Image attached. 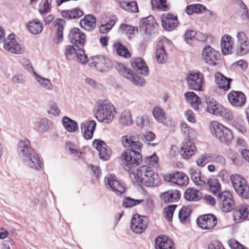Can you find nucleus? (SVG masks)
<instances>
[{"mask_svg": "<svg viewBox=\"0 0 249 249\" xmlns=\"http://www.w3.org/2000/svg\"><path fill=\"white\" fill-rule=\"evenodd\" d=\"M155 56L157 61L159 64H164L167 60V55L166 53L163 42L159 41L157 45L155 52Z\"/></svg>", "mask_w": 249, "mask_h": 249, "instance_id": "nucleus-29", "label": "nucleus"}, {"mask_svg": "<svg viewBox=\"0 0 249 249\" xmlns=\"http://www.w3.org/2000/svg\"><path fill=\"white\" fill-rule=\"evenodd\" d=\"M53 24L57 26L56 35L54 39V42L56 44H58L61 42L63 39V30L66 24V21L63 19L57 18L54 21Z\"/></svg>", "mask_w": 249, "mask_h": 249, "instance_id": "nucleus-33", "label": "nucleus"}, {"mask_svg": "<svg viewBox=\"0 0 249 249\" xmlns=\"http://www.w3.org/2000/svg\"><path fill=\"white\" fill-rule=\"evenodd\" d=\"M121 139L124 146L128 148L121 155L124 162L128 166H138L142 161V156L140 153L142 143L137 141L136 138L133 136H124Z\"/></svg>", "mask_w": 249, "mask_h": 249, "instance_id": "nucleus-1", "label": "nucleus"}, {"mask_svg": "<svg viewBox=\"0 0 249 249\" xmlns=\"http://www.w3.org/2000/svg\"><path fill=\"white\" fill-rule=\"evenodd\" d=\"M152 115L159 123H162L166 119L164 109L159 107H155L153 108Z\"/></svg>", "mask_w": 249, "mask_h": 249, "instance_id": "nucleus-42", "label": "nucleus"}, {"mask_svg": "<svg viewBox=\"0 0 249 249\" xmlns=\"http://www.w3.org/2000/svg\"><path fill=\"white\" fill-rule=\"evenodd\" d=\"M29 31L33 34L37 35L41 33L43 30L42 24L38 20H33L26 25Z\"/></svg>", "mask_w": 249, "mask_h": 249, "instance_id": "nucleus-38", "label": "nucleus"}, {"mask_svg": "<svg viewBox=\"0 0 249 249\" xmlns=\"http://www.w3.org/2000/svg\"><path fill=\"white\" fill-rule=\"evenodd\" d=\"M162 28L167 31H172L178 24V17L173 14L166 13L161 16Z\"/></svg>", "mask_w": 249, "mask_h": 249, "instance_id": "nucleus-18", "label": "nucleus"}, {"mask_svg": "<svg viewBox=\"0 0 249 249\" xmlns=\"http://www.w3.org/2000/svg\"><path fill=\"white\" fill-rule=\"evenodd\" d=\"M205 103L207 106V111L215 115L218 113L219 108L222 106L214 99L211 97H205Z\"/></svg>", "mask_w": 249, "mask_h": 249, "instance_id": "nucleus-34", "label": "nucleus"}, {"mask_svg": "<svg viewBox=\"0 0 249 249\" xmlns=\"http://www.w3.org/2000/svg\"><path fill=\"white\" fill-rule=\"evenodd\" d=\"M151 3L153 8H163L164 11L167 9L166 0H151Z\"/></svg>", "mask_w": 249, "mask_h": 249, "instance_id": "nucleus-59", "label": "nucleus"}, {"mask_svg": "<svg viewBox=\"0 0 249 249\" xmlns=\"http://www.w3.org/2000/svg\"><path fill=\"white\" fill-rule=\"evenodd\" d=\"M202 55L205 62L211 66H215L220 63V54L210 46L203 49Z\"/></svg>", "mask_w": 249, "mask_h": 249, "instance_id": "nucleus-10", "label": "nucleus"}, {"mask_svg": "<svg viewBox=\"0 0 249 249\" xmlns=\"http://www.w3.org/2000/svg\"><path fill=\"white\" fill-rule=\"evenodd\" d=\"M96 126V123L94 120H90L81 124V130L86 139L89 140L92 138Z\"/></svg>", "mask_w": 249, "mask_h": 249, "instance_id": "nucleus-26", "label": "nucleus"}, {"mask_svg": "<svg viewBox=\"0 0 249 249\" xmlns=\"http://www.w3.org/2000/svg\"><path fill=\"white\" fill-rule=\"evenodd\" d=\"M66 148L71 152V154H81L82 152L77 146L71 142H68L66 143Z\"/></svg>", "mask_w": 249, "mask_h": 249, "instance_id": "nucleus-61", "label": "nucleus"}, {"mask_svg": "<svg viewBox=\"0 0 249 249\" xmlns=\"http://www.w3.org/2000/svg\"><path fill=\"white\" fill-rule=\"evenodd\" d=\"M187 101L190 104H197L200 102L199 97L193 91H188L184 94Z\"/></svg>", "mask_w": 249, "mask_h": 249, "instance_id": "nucleus-51", "label": "nucleus"}, {"mask_svg": "<svg viewBox=\"0 0 249 249\" xmlns=\"http://www.w3.org/2000/svg\"><path fill=\"white\" fill-rule=\"evenodd\" d=\"M96 18L92 15H88L84 17V18L80 21V24L82 28L90 31L94 29L96 26Z\"/></svg>", "mask_w": 249, "mask_h": 249, "instance_id": "nucleus-31", "label": "nucleus"}, {"mask_svg": "<svg viewBox=\"0 0 249 249\" xmlns=\"http://www.w3.org/2000/svg\"><path fill=\"white\" fill-rule=\"evenodd\" d=\"M115 67L120 74L129 79L134 84L139 87L144 86L145 84L144 79L136 74H134L132 71L127 69L124 64L118 63Z\"/></svg>", "mask_w": 249, "mask_h": 249, "instance_id": "nucleus-7", "label": "nucleus"}, {"mask_svg": "<svg viewBox=\"0 0 249 249\" xmlns=\"http://www.w3.org/2000/svg\"><path fill=\"white\" fill-rule=\"evenodd\" d=\"M18 154L23 159L24 163L31 168L40 170L41 165L38 155L31 146L28 139L20 140L17 148Z\"/></svg>", "mask_w": 249, "mask_h": 249, "instance_id": "nucleus-2", "label": "nucleus"}, {"mask_svg": "<svg viewBox=\"0 0 249 249\" xmlns=\"http://www.w3.org/2000/svg\"><path fill=\"white\" fill-rule=\"evenodd\" d=\"M228 98L230 103L235 107H242L246 101V96L240 91H231L228 94Z\"/></svg>", "mask_w": 249, "mask_h": 249, "instance_id": "nucleus-19", "label": "nucleus"}, {"mask_svg": "<svg viewBox=\"0 0 249 249\" xmlns=\"http://www.w3.org/2000/svg\"><path fill=\"white\" fill-rule=\"evenodd\" d=\"M237 43L236 45V53L243 55L249 52V42L248 37L243 32H240L237 34Z\"/></svg>", "mask_w": 249, "mask_h": 249, "instance_id": "nucleus-13", "label": "nucleus"}, {"mask_svg": "<svg viewBox=\"0 0 249 249\" xmlns=\"http://www.w3.org/2000/svg\"><path fill=\"white\" fill-rule=\"evenodd\" d=\"M161 197L166 203H171L180 199V193L178 190H170L161 195Z\"/></svg>", "mask_w": 249, "mask_h": 249, "instance_id": "nucleus-32", "label": "nucleus"}, {"mask_svg": "<svg viewBox=\"0 0 249 249\" xmlns=\"http://www.w3.org/2000/svg\"><path fill=\"white\" fill-rule=\"evenodd\" d=\"M210 129L212 135L215 136L221 143L228 145L233 139L231 131L218 122H212Z\"/></svg>", "mask_w": 249, "mask_h": 249, "instance_id": "nucleus-5", "label": "nucleus"}, {"mask_svg": "<svg viewBox=\"0 0 249 249\" xmlns=\"http://www.w3.org/2000/svg\"><path fill=\"white\" fill-rule=\"evenodd\" d=\"M93 147L98 151L100 158L103 160H107L110 155V149L103 141L95 139L93 142Z\"/></svg>", "mask_w": 249, "mask_h": 249, "instance_id": "nucleus-21", "label": "nucleus"}, {"mask_svg": "<svg viewBox=\"0 0 249 249\" xmlns=\"http://www.w3.org/2000/svg\"><path fill=\"white\" fill-rule=\"evenodd\" d=\"M189 87L191 89L196 91L204 90L203 74L198 71H190L186 78Z\"/></svg>", "mask_w": 249, "mask_h": 249, "instance_id": "nucleus-8", "label": "nucleus"}, {"mask_svg": "<svg viewBox=\"0 0 249 249\" xmlns=\"http://www.w3.org/2000/svg\"><path fill=\"white\" fill-rule=\"evenodd\" d=\"M215 82L217 86L225 91L231 88V82L232 79L225 76L220 72H217L214 76Z\"/></svg>", "mask_w": 249, "mask_h": 249, "instance_id": "nucleus-27", "label": "nucleus"}, {"mask_svg": "<svg viewBox=\"0 0 249 249\" xmlns=\"http://www.w3.org/2000/svg\"><path fill=\"white\" fill-rule=\"evenodd\" d=\"M196 151V147L190 139H186L182 143L180 152L184 159H189L195 154Z\"/></svg>", "mask_w": 249, "mask_h": 249, "instance_id": "nucleus-24", "label": "nucleus"}, {"mask_svg": "<svg viewBox=\"0 0 249 249\" xmlns=\"http://www.w3.org/2000/svg\"><path fill=\"white\" fill-rule=\"evenodd\" d=\"M199 191L192 188H187L184 193V197L186 200L190 202L198 201L200 199L198 195Z\"/></svg>", "mask_w": 249, "mask_h": 249, "instance_id": "nucleus-37", "label": "nucleus"}, {"mask_svg": "<svg viewBox=\"0 0 249 249\" xmlns=\"http://www.w3.org/2000/svg\"><path fill=\"white\" fill-rule=\"evenodd\" d=\"M143 201V199H134L131 197L124 198L123 206L125 208H131Z\"/></svg>", "mask_w": 249, "mask_h": 249, "instance_id": "nucleus-52", "label": "nucleus"}, {"mask_svg": "<svg viewBox=\"0 0 249 249\" xmlns=\"http://www.w3.org/2000/svg\"><path fill=\"white\" fill-rule=\"evenodd\" d=\"M136 176L138 181L146 187H156L160 181L159 175L148 166L140 167L137 170Z\"/></svg>", "mask_w": 249, "mask_h": 249, "instance_id": "nucleus-4", "label": "nucleus"}, {"mask_svg": "<svg viewBox=\"0 0 249 249\" xmlns=\"http://www.w3.org/2000/svg\"><path fill=\"white\" fill-rule=\"evenodd\" d=\"M147 226V222L142 216L138 214L133 215L131 220L130 228L135 233L141 234L143 232Z\"/></svg>", "mask_w": 249, "mask_h": 249, "instance_id": "nucleus-16", "label": "nucleus"}, {"mask_svg": "<svg viewBox=\"0 0 249 249\" xmlns=\"http://www.w3.org/2000/svg\"><path fill=\"white\" fill-rule=\"evenodd\" d=\"M47 112L49 114H51L54 116H57L60 113V109L56 103L52 102L49 104V108Z\"/></svg>", "mask_w": 249, "mask_h": 249, "instance_id": "nucleus-55", "label": "nucleus"}, {"mask_svg": "<svg viewBox=\"0 0 249 249\" xmlns=\"http://www.w3.org/2000/svg\"><path fill=\"white\" fill-rule=\"evenodd\" d=\"M80 47L77 50L76 53L77 61L81 64H84L88 61V57L85 54L84 50Z\"/></svg>", "mask_w": 249, "mask_h": 249, "instance_id": "nucleus-57", "label": "nucleus"}, {"mask_svg": "<svg viewBox=\"0 0 249 249\" xmlns=\"http://www.w3.org/2000/svg\"><path fill=\"white\" fill-rule=\"evenodd\" d=\"M217 219L212 213H208L199 216L196 219V224L203 230H212L216 225Z\"/></svg>", "mask_w": 249, "mask_h": 249, "instance_id": "nucleus-11", "label": "nucleus"}, {"mask_svg": "<svg viewBox=\"0 0 249 249\" xmlns=\"http://www.w3.org/2000/svg\"><path fill=\"white\" fill-rule=\"evenodd\" d=\"M120 122L124 125H129L131 124L132 118L130 112L125 110L122 113L120 117Z\"/></svg>", "mask_w": 249, "mask_h": 249, "instance_id": "nucleus-54", "label": "nucleus"}, {"mask_svg": "<svg viewBox=\"0 0 249 249\" xmlns=\"http://www.w3.org/2000/svg\"><path fill=\"white\" fill-rule=\"evenodd\" d=\"M190 174L191 179L195 184L199 187H203L206 184V181L201 177V173L199 170L191 168L190 169Z\"/></svg>", "mask_w": 249, "mask_h": 249, "instance_id": "nucleus-35", "label": "nucleus"}, {"mask_svg": "<svg viewBox=\"0 0 249 249\" xmlns=\"http://www.w3.org/2000/svg\"><path fill=\"white\" fill-rule=\"evenodd\" d=\"M78 49L74 45L73 46H67L65 49V55L67 58L70 60L72 58L73 55L76 56V53Z\"/></svg>", "mask_w": 249, "mask_h": 249, "instance_id": "nucleus-56", "label": "nucleus"}, {"mask_svg": "<svg viewBox=\"0 0 249 249\" xmlns=\"http://www.w3.org/2000/svg\"><path fill=\"white\" fill-rule=\"evenodd\" d=\"M218 112V113L216 114V116H221L229 121H232L233 119V114L231 110L223 106L220 107Z\"/></svg>", "mask_w": 249, "mask_h": 249, "instance_id": "nucleus-49", "label": "nucleus"}, {"mask_svg": "<svg viewBox=\"0 0 249 249\" xmlns=\"http://www.w3.org/2000/svg\"><path fill=\"white\" fill-rule=\"evenodd\" d=\"M156 249H175L174 242L169 236L161 235L155 240Z\"/></svg>", "mask_w": 249, "mask_h": 249, "instance_id": "nucleus-22", "label": "nucleus"}, {"mask_svg": "<svg viewBox=\"0 0 249 249\" xmlns=\"http://www.w3.org/2000/svg\"><path fill=\"white\" fill-rule=\"evenodd\" d=\"M196 31H187L185 34V40L187 43L191 44L192 41L195 40Z\"/></svg>", "mask_w": 249, "mask_h": 249, "instance_id": "nucleus-63", "label": "nucleus"}, {"mask_svg": "<svg viewBox=\"0 0 249 249\" xmlns=\"http://www.w3.org/2000/svg\"><path fill=\"white\" fill-rule=\"evenodd\" d=\"M13 34H10L6 39L3 41L4 42L3 47L4 49L12 53L20 54L23 52L21 45L18 43L15 39Z\"/></svg>", "mask_w": 249, "mask_h": 249, "instance_id": "nucleus-17", "label": "nucleus"}, {"mask_svg": "<svg viewBox=\"0 0 249 249\" xmlns=\"http://www.w3.org/2000/svg\"><path fill=\"white\" fill-rule=\"evenodd\" d=\"M115 22L113 20H110L105 24H102L100 26L99 31L102 34H106L108 33L112 27L114 25Z\"/></svg>", "mask_w": 249, "mask_h": 249, "instance_id": "nucleus-58", "label": "nucleus"}, {"mask_svg": "<svg viewBox=\"0 0 249 249\" xmlns=\"http://www.w3.org/2000/svg\"><path fill=\"white\" fill-rule=\"evenodd\" d=\"M141 30L145 34H151L157 26L158 24L154 18L150 15L147 17L143 18L140 22Z\"/></svg>", "mask_w": 249, "mask_h": 249, "instance_id": "nucleus-20", "label": "nucleus"}, {"mask_svg": "<svg viewBox=\"0 0 249 249\" xmlns=\"http://www.w3.org/2000/svg\"><path fill=\"white\" fill-rule=\"evenodd\" d=\"M207 184L209 186L210 191L214 195L218 193L221 188L219 181L214 177L209 178Z\"/></svg>", "mask_w": 249, "mask_h": 249, "instance_id": "nucleus-45", "label": "nucleus"}, {"mask_svg": "<svg viewBox=\"0 0 249 249\" xmlns=\"http://www.w3.org/2000/svg\"><path fill=\"white\" fill-rule=\"evenodd\" d=\"M232 186L236 193L243 198L249 197V187L247 181L239 175H233L231 177Z\"/></svg>", "mask_w": 249, "mask_h": 249, "instance_id": "nucleus-6", "label": "nucleus"}, {"mask_svg": "<svg viewBox=\"0 0 249 249\" xmlns=\"http://www.w3.org/2000/svg\"><path fill=\"white\" fill-rule=\"evenodd\" d=\"M84 15V12L78 7L74 8L71 10H63L61 12L62 17L67 19H77Z\"/></svg>", "mask_w": 249, "mask_h": 249, "instance_id": "nucleus-30", "label": "nucleus"}, {"mask_svg": "<svg viewBox=\"0 0 249 249\" xmlns=\"http://www.w3.org/2000/svg\"><path fill=\"white\" fill-rule=\"evenodd\" d=\"M64 127L70 132H74L78 128L77 123L67 116H64L62 120Z\"/></svg>", "mask_w": 249, "mask_h": 249, "instance_id": "nucleus-36", "label": "nucleus"}, {"mask_svg": "<svg viewBox=\"0 0 249 249\" xmlns=\"http://www.w3.org/2000/svg\"><path fill=\"white\" fill-rule=\"evenodd\" d=\"M105 183L108 189L118 194L122 195L125 191V188L118 180L113 174H107L105 178Z\"/></svg>", "mask_w": 249, "mask_h": 249, "instance_id": "nucleus-12", "label": "nucleus"}, {"mask_svg": "<svg viewBox=\"0 0 249 249\" xmlns=\"http://www.w3.org/2000/svg\"><path fill=\"white\" fill-rule=\"evenodd\" d=\"M222 244L218 241H212L209 245L208 249H224Z\"/></svg>", "mask_w": 249, "mask_h": 249, "instance_id": "nucleus-64", "label": "nucleus"}, {"mask_svg": "<svg viewBox=\"0 0 249 249\" xmlns=\"http://www.w3.org/2000/svg\"><path fill=\"white\" fill-rule=\"evenodd\" d=\"M133 68L139 74L147 76L149 73V69L144 60L140 57L133 58L131 60Z\"/></svg>", "mask_w": 249, "mask_h": 249, "instance_id": "nucleus-23", "label": "nucleus"}, {"mask_svg": "<svg viewBox=\"0 0 249 249\" xmlns=\"http://www.w3.org/2000/svg\"><path fill=\"white\" fill-rule=\"evenodd\" d=\"M206 10V8L202 4L196 3L192 4L187 6L186 12L189 15H192L194 13H203Z\"/></svg>", "mask_w": 249, "mask_h": 249, "instance_id": "nucleus-39", "label": "nucleus"}, {"mask_svg": "<svg viewBox=\"0 0 249 249\" xmlns=\"http://www.w3.org/2000/svg\"><path fill=\"white\" fill-rule=\"evenodd\" d=\"M155 138V135L152 132H147L144 135L143 141L146 142H147V144L154 146L157 145L156 143H150L148 142L153 141Z\"/></svg>", "mask_w": 249, "mask_h": 249, "instance_id": "nucleus-62", "label": "nucleus"}, {"mask_svg": "<svg viewBox=\"0 0 249 249\" xmlns=\"http://www.w3.org/2000/svg\"><path fill=\"white\" fill-rule=\"evenodd\" d=\"M212 153H204L201 154L196 160L197 166L204 167L207 163L212 162Z\"/></svg>", "mask_w": 249, "mask_h": 249, "instance_id": "nucleus-44", "label": "nucleus"}, {"mask_svg": "<svg viewBox=\"0 0 249 249\" xmlns=\"http://www.w3.org/2000/svg\"><path fill=\"white\" fill-rule=\"evenodd\" d=\"M34 124L39 129L46 131L50 128L51 122L47 118H37Z\"/></svg>", "mask_w": 249, "mask_h": 249, "instance_id": "nucleus-40", "label": "nucleus"}, {"mask_svg": "<svg viewBox=\"0 0 249 249\" xmlns=\"http://www.w3.org/2000/svg\"><path fill=\"white\" fill-rule=\"evenodd\" d=\"M103 60H104L103 55L92 56L90 59V61H92V62H90L89 65L90 66H94L96 70L99 71H105V69L101 67L102 61Z\"/></svg>", "mask_w": 249, "mask_h": 249, "instance_id": "nucleus-46", "label": "nucleus"}, {"mask_svg": "<svg viewBox=\"0 0 249 249\" xmlns=\"http://www.w3.org/2000/svg\"><path fill=\"white\" fill-rule=\"evenodd\" d=\"M114 46L116 48L117 54L124 58H128L131 56V54L128 51V49L124 47L120 42H118L115 44Z\"/></svg>", "mask_w": 249, "mask_h": 249, "instance_id": "nucleus-48", "label": "nucleus"}, {"mask_svg": "<svg viewBox=\"0 0 249 249\" xmlns=\"http://www.w3.org/2000/svg\"><path fill=\"white\" fill-rule=\"evenodd\" d=\"M234 219L239 222L243 220H249V206L240 205L234 213Z\"/></svg>", "mask_w": 249, "mask_h": 249, "instance_id": "nucleus-25", "label": "nucleus"}, {"mask_svg": "<svg viewBox=\"0 0 249 249\" xmlns=\"http://www.w3.org/2000/svg\"><path fill=\"white\" fill-rule=\"evenodd\" d=\"M85 35L77 28L72 29L69 34L70 42L78 48L83 47L85 42Z\"/></svg>", "mask_w": 249, "mask_h": 249, "instance_id": "nucleus-15", "label": "nucleus"}, {"mask_svg": "<svg viewBox=\"0 0 249 249\" xmlns=\"http://www.w3.org/2000/svg\"><path fill=\"white\" fill-rule=\"evenodd\" d=\"M52 1V0H41L38 9V11L41 15L48 13L51 11Z\"/></svg>", "mask_w": 249, "mask_h": 249, "instance_id": "nucleus-50", "label": "nucleus"}, {"mask_svg": "<svg viewBox=\"0 0 249 249\" xmlns=\"http://www.w3.org/2000/svg\"><path fill=\"white\" fill-rule=\"evenodd\" d=\"M34 75L38 83L42 87L47 90H51L52 89L53 85L50 79L44 78L36 72H34Z\"/></svg>", "mask_w": 249, "mask_h": 249, "instance_id": "nucleus-47", "label": "nucleus"}, {"mask_svg": "<svg viewBox=\"0 0 249 249\" xmlns=\"http://www.w3.org/2000/svg\"><path fill=\"white\" fill-rule=\"evenodd\" d=\"M119 2L121 7L127 11L137 13L139 11L138 5L136 1H119Z\"/></svg>", "mask_w": 249, "mask_h": 249, "instance_id": "nucleus-41", "label": "nucleus"}, {"mask_svg": "<svg viewBox=\"0 0 249 249\" xmlns=\"http://www.w3.org/2000/svg\"><path fill=\"white\" fill-rule=\"evenodd\" d=\"M232 125L237 130L244 134L246 132V128L244 124L241 120L238 121H234L232 123Z\"/></svg>", "mask_w": 249, "mask_h": 249, "instance_id": "nucleus-60", "label": "nucleus"}, {"mask_svg": "<svg viewBox=\"0 0 249 249\" xmlns=\"http://www.w3.org/2000/svg\"><path fill=\"white\" fill-rule=\"evenodd\" d=\"M177 207V205L173 204L168 206L164 208V213L166 220L169 221H172L173 213Z\"/></svg>", "mask_w": 249, "mask_h": 249, "instance_id": "nucleus-53", "label": "nucleus"}, {"mask_svg": "<svg viewBox=\"0 0 249 249\" xmlns=\"http://www.w3.org/2000/svg\"><path fill=\"white\" fill-rule=\"evenodd\" d=\"M164 179L179 186L186 185L189 182L188 177L184 173L179 171L164 176Z\"/></svg>", "mask_w": 249, "mask_h": 249, "instance_id": "nucleus-14", "label": "nucleus"}, {"mask_svg": "<svg viewBox=\"0 0 249 249\" xmlns=\"http://www.w3.org/2000/svg\"><path fill=\"white\" fill-rule=\"evenodd\" d=\"M217 201L221 210L224 212H230L234 206L235 202L232 194L229 191L219 193L217 195Z\"/></svg>", "mask_w": 249, "mask_h": 249, "instance_id": "nucleus-9", "label": "nucleus"}, {"mask_svg": "<svg viewBox=\"0 0 249 249\" xmlns=\"http://www.w3.org/2000/svg\"><path fill=\"white\" fill-rule=\"evenodd\" d=\"M94 114L97 120L105 123L111 122L116 114L114 106L107 100H99L94 107Z\"/></svg>", "mask_w": 249, "mask_h": 249, "instance_id": "nucleus-3", "label": "nucleus"}, {"mask_svg": "<svg viewBox=\"0 0 249 249\" xmlns=\"http://www.w3.org/2000/svg\"><path fill=\"white\" fill-rule=\"evenodd\" d=\"M192 213V208L189 206H183L179 211L178 218L182 223H185Z\"/></svg>", "mask_w": 249, "mask_h": 249, "instance_id": "nucleus-43", "label": "nucleus"}, {"mask_svg": "<svg viewBox=\"0 0 249 249\" xmlns=\"http://www.w3.org/2000/svg\"><path fill=\"white\" fill-rule=\"evenodd\" d=\"M233 41L232 37L228 35H224L221 38L220 47L223 55L231 53Z\"/></svg>", "mask_w": 249, "mask_h": 249, "instance_id": "nucleus-28", "label": "nucleus"}]
</instances>
